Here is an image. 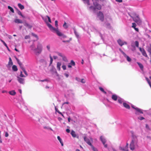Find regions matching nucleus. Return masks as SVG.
Instances as JSON below:
<instances>
[{
  "mask_svg": "<svg viewBox=\"0 0 151 151\" xmlns=\"http://www.w3.org/2000/svg\"><path fill=\"white\" fill-rule=\"evenodd\" d=\"M42 19L45 22L50 29L52 32L54 33H56L58 36L61 37L62 38H64L66 37L65 35L59 31L58 28H55L53 27L51 24L47 22V18L46 17V16L45 17H42Z\"/></svg>",
  "mask_w": 151,
  "mask_h": 151,
  "instance_id": "1",
  "label": "nucleus"
},
{
  "mask_svg": "<svg viewBox=\"0 0 151 151\" xmlns=\"http://www.w3.org/2000/svg\"><path fill=\"white\" fill-rule=\"evenodd\" d=\"M93 2L94 6H91L89 7L90 10H92L94 12L96 9L100 10L101 9V5L98 3V0H92Z\"/></svg>",
  "mask_w": 151,
  "mask_h": 151,
  "instance_id": "2",
  "label": "nucleus"
},
{
  "mask_svg": "<svg viewBox=\"0 0 151 151\" xmlns=\"http://www.w3.org/2000/svg\"><path fill=\"white\" fill-rule=\"evenodd\" d=\"M42 45L39 43L37 45V47L34 49V52L36 55L40 54L42 51Z\"/></svg>",
  "mask_w": 151,
  "mask_h": 151,
  "instance_id": "3",
  "label": "nucleus"
},
{
  "mask_svg": "<svg viewBox=\"0 0 151 151\" xmlns=\"http://www.w3.org/2000/svg\"><path fill=\"white\" fill-rule=\"evenodd\" d=\"M133 20L138 25H141L142 23L141 19L140 18L139 15H137L132 17Z\"/></svg>",
  "mask_w": 151,
  "mask_h": 151,
  "instance_id": "4",
  "label": "nucleus"
},
{
  "mask_svg": "<svg viewBox=\"0 0 151 151\" xmlns=\"http://www.w3.org/2000/svg\"><path fill=\"white\" fill-rule=\"evenodd\" d=\"M21 104L24 107V108L25 110H27V107L25 106L24 104V102L22 99V100L20 101V102L17 103V106L19 109H20L22 108V107L21 105Z\"/></svg>",
  "mask_w": 151,
  "mask_h": 151,
  "instance_id": "5",
  "label": "nucleus"
},
{
  "mask_svg": "<svg viewBox=\"0 0 151 151\" xmlns=\"http://www.w3.org/2000/svg\"><path fill=\"white\" fill-rule=\"evenodd\" d=\"M97 17L101 21H103L104 19V16L102 12H99L97 14Z\"/></svg>",
  "mask_w": 151,
  "mask_h": 151,
  "instance_id": "6",
  "label": "nucleus"
},
{
  "mask_svg": "<svg viewBox=\"0 0 151 151\" xmlns=\"http://www.w3.org/2000/svg\"><path fill=\"white\" fill-rule=\"evenodd\" d=\"M75 35L78 40V42H79V40L80 38V36L79 33L76 31V30L75 28H73Z\"/></svg>",
  "mask_w": 151,
  "mask_h": 151,
  "instance_id": "7",
  "label": "nucleus"
},
{
  "mask_svg": "<svg viewBox=\"0 0 151 151\" xmlns=\"http://www.w3.org/2000/svg\"><path fill=\"white\" fill-rule=\"evenodd\" d=\"M17 79L18 82L21 84H24L25 83V79L19 76L17 77Z\"/></svg>",
  "mask_w": 151,
  "mask_h": 151,
  "instance_id": "8",
  "label": "nucleus"
},
{
  "mask_svg": "<svg viewBox=\"0 0 151 151\" xmlns=\"http://www.w3.org/2000/svg\"><path fill=\"white\" fill-rule=\"evenodd\" d=\"M132 108L135 109L137 111V112H139L141 114H143V112L142 111L143 110H142V109L137 107L133 105H132Z\"/></svg>",
  "mask_w": 151,
  "mask_h": 151,
  "instance_id": "9",
  "label": "nucleus"
},
{
  "mask_svg": "<svg viewBox=\"0 0 151 151\" xmlns=\"http://www.w3.org/2000/svg\"><path fill=\"white\" fill-rule=\"evenodd\" d=\"M117 42L119 45L121 46H122L124 45H127V43L125 41H123L120 39H119L117 40Z\"/></svg>",
  "mask_w": 151,
  "mask_h": 151,
  "instance_id": "10",
  "label": "nucleus"
},
{
  "mask_svg": "<svg viewBox=\"0 0 151 151\" xmlns=\"http://www.w3.org/2000/svg\"><path fill=\"white\" fill-rule=\"evenodd\" d=\"M139 50L141 52L143 55L146 57H148V56L144 49L139 47Z\"/></svg>",
  "mask_w": 151,
  "mask_h": 151,
  "instance_id": "11",
  "label": "nucleus"
},
{
  "mask_svg": "<svg viewBox=\"0 0 151 151\" xmlns=\"http://www.w3.org/2000/svg\"><path fill=\"white\" fill-rule=\"evenodd\" d=\"M129 148L131 150H133L135 149L134 142L132 140L129 145Z\"/></svg>",
  "mask_w": 151,
  "mask_h": 151,
  "instance_id": "12",
  "label": "nucleus"
},
{
  "mask_svg": "<svg viewBox=\"0 0 151 151\" xmlns=\"http://www.w3.org/2000/svg\"><path fill=\"white\" fill-rule=\"evenodd\" d=\"M84 140L86 142V143L90 146H91L92 145L91 143L90 142V140L86 137L85 136L83 137Z\"/></svg>",
  "mask_w": 151,
  "mask_h": 151,
  "instance_id": "13",
  "label": "nucleus"
},
{
  "mask_svg": "<svg viewBox=\"0 0 151 151\" xmlns=\"http://www.w3.org/2000/svg\"><path fill=\"white\" fill-rule=\"evenodd\" d=\"M76 64L73 60H71L70 63H69L68 65V67L69 68H71L72 66H74Z\"/></svg>",
  "mask_w": 151,
  "mask_h": 151,
  "instance_id": "14",
  "label": "nucleus"
},
{
  "mask_svg": "<svg viewBox=\"0 0 151 151\" xmlns=\"http://www.w3.org/2000/svg\"><path fill=\"white\" fill-rule=\"evenodd\" d=\"M100 140L102 143L103 144L105 143L106 142V140L105 137L103 136H101L100 137Z\"/></svg>",
  "mask_w": 151,
  "mask_h": 151,
  "instance_id": "15",
  "label": "nucleus"
},
{
  "mask_svg": "<svg viewBox=\"0 0 151 151\" xmlns=\"http://www.w3.org/2000/svg\"><path fill=\"white\" fill-rule=\"evenodd\" d=\"M125 58L126 59L127 61L128 62H130L131 61L132 59L128 56L125 53L123 55Z\"/></svg>",
  "mask_w": 151,
  "mask_h": 151,
  "instance_id": "16",
  "label": "nucleus"
},
{
  "mask_svg": "<svg viewBox=\"0 0 151 151\" xmlns=\"http://www.w3.org/2000/svg\"><path fill=\"white\" fill-rule=\"evenodd\" d=\"M118 97L117 95L115 94L113 95L111 97L112 99L115 101H116L117 99H118Z\"/></svg>",
  "mask_w": 151,
  "mask_h": 151,
  "instance_id": "17",
  "label": "nucleus"
},
{
  "mask_svg": "<svg viewBox=\"0 0 151 151\" xmlns=\"http://www.w3.org/2000/svg\"><path fill=\"white\" fill-rule=\"evenodd\" d=\"M123 106L126 108L127 109H129L130 108V106L127 103L125 102H123Z\"/></svg>",
  "mask_w": 151,
  "mask_h": 151,
  "instance_id": "18",
  "label": "nucleus"
},
{
  "mask_svg": "<svg viewBox=\"0 0 151 151\" xmlns=\"http://www.w3.org/2000/svg\"><path fill=\"white\" fill-rule=\"evenodd\" d=\"M61 65V63L60 62H58L57 63V68L59 70H60V66Z\"/></svg>",
  "mask_w": 151,
  "mask_h": 151,
  "instance_id": "19",
  "label": "nucleus"
},
{
  "mask_svg": "<svg viewBox=\"0 0 151 151\" xmlns=\"http://www.w3.org/2000/svg\"><path fill=\"white\" fill-rule=\"evenodd\" d=\"M118 102L120 104H122V103L124 102V100L123 99L119 97L118 99Z\"/></svg>",
  "mask_w": 151,
  "mask_h": 151,
  "instance_id": "20",
  "label": "nucleus"
},
{
  "mask_svg": "<svg viewBox=\"0 0 151 151\" xmlns=\"http://www.w3.org/2000/svg\"><path fill=\"white\" fill-rule=\"evenodd\" d=\"M14 22L17 23H23L22 20L19 19H15Z\"/></svg>",
  "mask_w": 151,
  "mask_h": 151,
  "instance_id": "21",
  "label": "nucleus"
},
{
  "mask_svg": "<svg viewBox=\"0 0 151 151\" xmlns=\"http://www.w3.org/2000/svg\"><path fill=\"white\" fill-rule=\"evenodd\" d=\"M137 63L139 67L141 70H143L144 67L143 65L141 63L138 62H137Z\"/></svg>",
  "mask_w": 151,
  "mask_h": 151,
  "instance_id": "22",
  "label": "nucleus"
},
{
  "mask_svg": "<svg viewBox=\"0 0 151 151\" xmlns=\"http://www.w3.org/2000/svg\"><path fill=\"white\" fill-rule=\"evenodd\" d=\"M18 7L21 9L22 10L24 8V6L21 4L19 3L18 4Z\"/></svg>",
  "mask_w": 151,
  "mask_h": 151,
  "instance_id": "23",
  "label": "nucleus"
},
{
  "mask_svg": "<svg viewBox=\"0 0 151 151\" xmlns=\"http://www.w3.org/2000/svg\"><path fill=\"white\" fill-rule=\"evenodd\" d=\"M57 138H58V140L61 143V145L62 146H63V142L62 141V139L60 138V137L59 136H58L57 137Z\"/></svg>",
  "mask_w": 151,
  "mask_h": 151,
  "instance_id": "24",
  "label": "nucleus"
},
{
  "mask_svg": "<svg viewBox=\"0 0 151 151\" xmlns=\"http://www.w3.org/2000/svg\"><path fill=\"white\" fill-rule=\"evenodd\" d=\"M70 134L73 137H76V135L75 132L74 131L72 130Z\"/></svg>",
  "mask_w": 151,
  "mask_h": 151,
  "instance_id": "25",
  "label": "nucleus"
},
{
  "mask_svg": "<svg viewBox=\"0 0 151 151\" xmlns=\"http://www.w3.org/2000/svg\"><path fill=\"white\" fill-rule=\"evenodd\" d=\"M1 42H2L3 44L4 45L6 46V48H7V50H9V48L8 47V46L7 45V44H6V43L4 42V41L3 40H1Z\"/></svg>",
  "mask_w": 151,
  "mask_h": 151,
  "instance_id": "26",
  "label": "nucleus"
},
{
  "mask_svg": "<svg viewBox=\"0 0 151 151\" xmlns=\"http://www.w3.org/2000/svg\"><path fill=\"white\" fill-rule=\"evenodd\" d=\"M9 93L10 95L12 96L15 95L16 93V92L14 90L9 91Z\"/></svg>",
  "mask_w": 151,
  "mask_h": 151,
  "instance_id": "27",
  "label": "nucleus"
},
{
  "mask_svg": "<svg viewBox=\"0 0 151 151\" xmlns=\"http://www.w3.org/2000/svg\"><path fill=\"white\" fill-rule=\"evenodd\" d=\"M99 89L102 93H103L104 94H106V92L104 90V88L102 87H99Z\"/></svg>",
  "mask_w": 151,
  "mask_h": 151,
  "instance_id": "28",
  "label": "nucleus"
},
{
  "mask_svg": "<svg viewBox=\"0 0 151 151\" xmlns=\"http://www.w3.org/2000/svg\"><path fill=\"white\" fill-rule=\"evenodd\" d=\"M12 69V70L14 71H16L18 70L17 66L14 65H13Z\"/></svg>",
  "mask_w": 151,
  "mask_h": 151,
  "instance_id": "29",
  "label": "nucleus"
},
{
  "mask_svg": "<svg viewBox=\"0 0 151 151\" xmlns=\"http://www.w3.org/2000/svg\"><path fill=\"white\" fill-rule=\"evenodd\" d=\"M85 4H87L88 5H90L89 0H82Z\"/></svg>",
  "mask_w": 151,
  "mask_h": 151,
  "instance_id": "30",
  "label": "nucleus"
},
{
  "mask_svg": "<svg viewBox=\"0 0 151 151\" xmlns=\"http://www.w3.org/2000/svg\"><path fill=\"white\" fill-rule=\"evenodd\" d=\"M13 64V63L12 62V60L11 58H9V62L8 65H9L11 66Z\"/></svg>",
  "mask_w": 151,
  "mask_h": 151,
  "instance_id": "31",
  "label": "nucleus"
},
{
  "mask_svg": "<svg viewBox=\"0 0 151 151\" xmlns=\"http://www.w3.org/2000/svg\"><path fill=\"white\" fill-rule=\"evenodd\" d=\"M104 25L106 27L110 28H111V26L110 24L109 23H107L106 24H104Z\"/></svg>",
  "mask_w": 151,
  "mask_h": 151,
  "instance_id": "32",
  "label": "nucleus"
},
{
  "mask_svg": "<svg viewBox=\"0 0 151 151\" xmlns=\"http://www.w3.org/2000/svg\"><path fill=\"white\" fill-rule=\"evenodd\" d=\"M50 61L49 65H50L52 64L53 59H52V57L50 55Z\"/></svg>",
  "mask_w": 151,
  "mask_h": 151,
  "instance_id": "33",
  "label": "nucleus"
},
{
  "mask_svg": "<svg viewBox=\"0 0 151 151\" xmlns=\"http://www.w3.org/2000/svg\"><path fill=\"white\" fill-rule=\"evenodd\" d=\"M8 9H10V11L13 13H14V11L13 9L10 6H8Z\"/></svg>",
  "mask_w": 151,
  "mask_h": 151,
  "instance_id": "34",
  "label": "nucleus"
},
{
  "mask_svg": "<svg viewBox=\"0 0 151 151\" xmlns=\"http://www.w3.org/2000/svg\"><path fill=\"white\" fill-rule=\"evenodd\" d=\"M62 59L63 61H65V62H67L68 61V60L66 58L65 56L63 55L62 57Z\"/></svg>",
  "mask_w": 151,
  "mask_h": 151,
  "instance_id": "35",
  "label": "nucleus"
},
{
  "mask_svg": "<svg viewBox=\"0 0 151 151\" xmlns=\"http://www.w3.org/2000/svg\"><path fill=\"white\" fill-rule=\"evenodd\" d=\"M46 48L48 51L50 52V44L46 46Z\"/></svg>",
  "mask_w": 151,
  "mask_h": 151,
  "instance_id": "36",
  "label": "nucleus"
},
{
  "mask_svg": "<svg viewBox=\"0 0 151 151\" xmlns=\"http://www.w3.org/2000/svg\"><path fill=\"white\" fill-rule=\"evenodd\" d=\"M63 27L65 29H67L68 27V26L67 25L66 23L65 22L64 24H63Z\"/></svg>",
  "mask_w": 151,
  "mask_h": 151,
  "instance_id": "37",
  "label": "nucleus"
},
{
  "mask_svg": "<svg viewBox=\"0 0 151 151\" xmlns=\"http://www.w3.org/2000/svg\"><path fill=\"white\" fill-rule=\"evenodd\" d=\"M24 25L26 27H27L29 28L31 27V26L29 24L26 22L24 23Z\"/></svg>",
  "mask_w": 151,
  "mask_h": 151,
  "instance_id": "38",
  "label": "nucleus"
},
{
  "mask_svg": "<svg viewBox=\"0 0 151 151\" xmlns=\"http://www.w3.org/2000/svg\"><path fill=\"white\" fill-rule=\"evenodd\" d=\"M134 43L136 46L137 47H138L139 45V43L137 41H136Z\"/></svg>",
  "mask_w": 151,
  "mask_h": 151,
  "instance_id": "39",
  "label": "nucleus"
},
{
  "mask_svg": "<svg viewBox=\"0 0 151 151\" xmlns=\"http://www.w3.org/2000/svg\"><path fill=\"white\" fill-rule=\"evenodd\" d=\"M30 48H31V49L32 50H33L34 51V49H35L34 48V44H33L32 45H31L30 47Z\"/></svg>",
  "mask_w": 151,
  "mask_h": 151,
  "instance_id": "40",
  "label": "nucleus"
},
{
  "mask_svg": "<svg viewBox=\"0 0 151 151\" xmlns=\"http://www.w3.org/2000/svg\"><path fill=\"white\" fill-rule=\"evenodd\" d=\"M43 128L44 129H49L51 131H52V129L51 128L48 127L44 126Z\"/></svg>",
  "mask_w": 151,
  "mask_h": 151,
  "instance_id": "41",
  "label": "nucleus"
},
{
  "mask_svg": "<svg viewBox=\"0 0 151 151\" xmlns=\"http://www.w3.org/2000/svg\"><path fill=\"white\" fill-rule=\"evenodd\" d=\"M56 53L58 54V55L62 57L64 55L61 53L58 52H56Z\"/></svg>",
  "mask_w": 151,
  "mask_h": 151,
  "instance_id": "42",
  "label": "nucleus"
},
{
  "mask_svg": "<svg viewBox=\"0 0 151 151\" xmlns=\"http://www.w3.org/2000/svg\"><path fill=\"white\" fill-rule=\"evenodd\" d=\"M19 76L20 77H25V76L23 74L22 72V71H21L20 72V74L19 75Z\"/></svg>",
  "mask_w": 151,
  "mask_h": 151,
  "instance_id": "43",
  "label": "nucleus"
},
{
  "mask_svg": "<svg viewBox=\"0 0 151 151\" xmlns=\"http://www.w3.org/2000/svg\"><path fill=\"white\" fill-rule=\"evenodd\" d=\"M32 35L33 36H34V37H35L37 39V40H38V36L37 35H36V34H34V33H32Z\"/></svg>",
  "mask_w": 151,
  "mask_h": 151,
  "instance_id": "44",
  "label": "nucleus"
},
{
  "mask_svg": "<svg viewBox=\"0 0 151 151\" xmlns=\"http://www.w3.org/2000/svg\"><path fill=\"white\" fill-rule=\"evenodd\" d=\"M147 51L150 53V54L151 55V47L148 48Z\"/></svg>",
  "mask_w": 151,
  "mask_h": 151,
  "instance_id": "45",
  "label": "nucleus"
},
{
  "mask_svg": "<svg viewBox=\"0 0 151 151\" xmlns=\"http://www.w3.org/2000/svg\"><path fill=\"white\" fill-rule=\"evenodd\" d=\"M92 150L93 151H96L97 150V149L93 145L92 146H91Z\"/></svg>",
  "mask_w": 151,
  "mask_h": 151,
  "instance_id": "46",
  "label": "nucleus"
},
{
  "mask_svg": "<svg viewBox=\"0 0 151 151\" xmlns=\"http://www.w3.org/2000/svg\"><path fill=\"white\" fill-rule=\"evenodd\" d=\"M136 24H135V23H132V28H134L135 27H136Z\"/></svg>",
  "mask_w": 151,
  "mask_h": 151,
  "instance_id": "47",
  "label": "nucleus"
},
{
  "mask_svg": "<svg viewBox=\"0 0 151 151\" xmlns=\"http://www.w3.org/2000/svg\"><path fill=\"white\" fill-rule=\"evenodd\" d=\"M55 26L57 27V28H58V21H57V20H56L55 21Z\"/></svg>",
  "mask_w": 151,
  "mask_h": 151,
  "instance_id": "48",
  "label": "nucleus"
},
{
  "mask_svg": "<svg viewBox=\"0 0 151 151\" xmlns=\"http://www.w3.org/2000/svg\"><path fill=\"white\" fill-rule=\"evenodd\" d=\"M138 119L140 120H142L145 119V118L143 117L139 116L138 117Z\"/></svg>",
  "mask_w": 151,
  "mask_h": 151,
  "instance_id": "49",
  "label": "nucleus"
},
{
  "mask_svg": "<svg viewBox=\"0 0 151 151\" xmlns=\"http://www.w3.org/2000/svg\"><path fill=\"white\" fill-rule=\"evenodd\" d=\"M46 17L47 18V19H48V21L50 22L51 23V19L50 18V17L48 16H47Z\"/></svg>",
  "mask_w": 151,
  "mask_h": 151,
  "instance_id": "50",
  "label": "nucleus"
},
{
  "mask_svg": "<svg viewBox=\"0 0 151 151\" xmlns=\"http://www.w3.org/2000/svg\"><path fill=\"white\" fill-rule=\"evenodd\" d=\"M119 51L122 53L124 55V54H125V53L120 48L119 49Z\"/></svg>",
  "mask_w": 151,
  "mask_h": 151,
  "instance_id": "51",
  "label": "nucleus"
},
{
  "mask_svg": "<svg viewBox=\"0 0 151 151\" xmlns=\"http://www.w3.org/2000/svg\"><path fill=\"white\" fill-rule=\"evenodd\" d=\"M62 68H63V70H65L66 69V66L65 65H63L62 66Z\"/></svg>",
  "mask_w": 151,
  "mask_h": 151,
  "instance_id": "52",
  "label": "nucleus"
},
{
  "mask_svg": "<svg viewBox=\"0 0 151 151\" xmlns=\"http://www.w3.org/2000/svg\"><path fill=\"white\" fill-rule=\"evenodd\" d=\"M23 71L26 76H27L28 75L27 73V72L25 70V69H23Z\"/></svg>",
  "mask_w": 151,
  "mask_h": 151,
  "instance_id": "53",
  "label": "nucleus"
},
{
  "mask_svg": "<svg viewBox=\"0 0 151 151\" xmlns=\"http://www.w3.org/2000/svg\"><path fill=\"white\" fill-rule=\"evenodd\" d=\"M81 82L83 83H84L86 82V81L84 79H82L81 81Z\"/></svg>",
  "mask_w": 151,
  "mask_h": 151,
  "instance_id": "54",
  "label": "nucleus"
},
{
  "mask_svg": "<svg viewBox=\"0 0 151 151\" xmlns=\"http://www.w3.org/2000/svg\"><path fill=\"white\" fill-rule=\"evenodd\" d=\"M30 36L29 35H26L25 37V39H29L30 38Z\"/></svg>",
  "mask_w": 151,
  "mask_h": 151,
  "instance_id": "55",
  "label": "nucleus"
},
{
  "mask_svg": "<svg viewBox=\"0 0 151 151\" xmlns=\"http://www.w3.org/2000/svg\"><path fill=\"white\" fill-rule=\"evenodd\" d=\"M17 13L20 16L22 14L21 12L19 10H18Z\"/></svg>",
  "mask_w": 151,
  "mask_h": 151,
  "instance_id": "56",
  "label": "nucleus"
},
{
  "mask_svg": "<svg viewBox=\"0 0 151 151\" xmlns=\"http://www.w3.org/2000/svg\"><path fill=\"white\" fill-rule=\"evenodd\" d=\"M40 62H45V60L43 59H41L40 60Z\"/></svg>",
  "mask_w": 151,
  "mask_h": 151,
  "instance_id": "57",
  "label": "nucleus"
},
{
  "mask_svg": "<svg viewBox=\"0 0 151 151\" xmlns=\"http://www.w3.org/2000/svg\"><path fill=\"white\" fill-rule=\"evenodd\" d=\"M76 80H77L78 81H81L80 79L78 77H76Z\"/></svg>",
  "mask_w": 151,
  "mask_h": 151,
  "instance_id": "58",
  "label": "nucleus"
},
{
  "mask_svg": "<svg viewBox=\"0 0 151 151\" xmlns=\"http://www.w3.org/2000/svg\"><path fill=\"white\" fill-rule=\"evenodd\" d=\"M9 136L8 133L7 132H6L5 133V136L6 137H7Z\"/></svg>",
  "mask_w": 151,
  "mask_h": 151,
  "instance_id": "59",
  "label": "nucleus"
},
{
  "mask_svg": "<svg viewBox=\"0 0 151 151\" xmlns=\"http://www.w3.org/2000/svg\"><path fill=\"white\" fill-rule=\"evenodd\" d=\"M64 75L66 77V78H68L69 76L68 74L66 73H64Z\"/></svg>",
  "mask_w": 151,
  "mask_h": 151,
  "instance_id": "60",
  "label": "nucleus"
},
{
  "mask_svg": "<svg viewBox=\"0 0 151 151\" xmlns=\"http://www.w3.org/2000/svg\"><path fill=\"white\" fill-rule=\"evenodd\" d=\"M69 102H64L63 104V105H62L63 106H64V105L65 104H69Z\"/></svg>",
  "mask_w": 151,
  "mask_h": 151,
  "instance_id": "61",
  "label": "nucleus"
},
{
  "mask_svg": "<svg viewBox=\"0 0 151 151\" xmlns=\"http://www.w3.org/2000/svg\"><path fill=\"white\" fill-rule=\"evenodd\" d=\"M66 131V132L68 133H69L70 132V130L68 129H67Z\"/></svg>",
  "mask_w": 151,
  "mask_h": 151,
  "instance_id": "62",
  "label": "nucleus"
},
{
  "mask_svg": "<svg viewBox=\"0 0 151 151\" xmlns=\"http://www.w3.org/2000/svg\"><path fill=\"white\" fill-rule=\"evenodd\" d=\"M53 58L55 60L58 58V57L56 56H53Z\"/></svg>",
  "mask_w": 151,
  "mask_h": 151,
  "instance_id": "63",
  "label": "nucleus"
},
{
  "mask_svg": "<svg viewBox=\"0 0 151 151\" xmlns=\"http://www.w3.org/2000/svg\"><path fill=\"white\" fill-rule=\"evenodd\" d=\"M134 29L137 32H138L139 31V29L138 28L135 27V28H134Z\"/></svg>",
  "mask_w": 151,
  "mask_h": 151,
  "instance_id": "64",
  "label": "nucleus"
}]
</instances>
